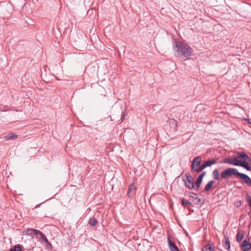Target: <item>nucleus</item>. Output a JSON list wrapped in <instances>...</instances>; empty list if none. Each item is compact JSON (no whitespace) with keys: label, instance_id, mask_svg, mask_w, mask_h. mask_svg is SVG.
Listing matches in <instances>:
<instances>
[{"label":"nucleus","instance_id":"obj_14","mask_svg":"<svg viewBox=\"0 0 251 251\" xmlns=\"http://www.w3.org/2000/svg\"><path fill=\"white\" fill-rule=\"evenodd\" d=\"M248 161H240L239 163L238 166L242 167L243 168L246 169L248 171L251 170V167L248 165V163H249Z\"/></svg>","mask_w":251,"mask_h":251},{"label":"nucleus","instance_id":"obj_10","mask_svg":"<svg viewBox=\"0 0 251 251\" xmlns=\"http://www.w3.org/2000/svg\"><path fill=\"white\" fill-rule=\"evenodd\" d=\"M241 247L243 251H248L251 249V244L247 240H244L242 243Z\"/></svg>","mask_w":251,"mask_h":251},{"label":"nucleus","instance_id":"obj_4","mask_svg":"<svg viewBox=\"0 0 251 251\" xmlns=\"http://www.w3.org/2000/svg\"><path fill=\"white\" fill-rule=\"evenodd\" d=\"M240 160H238L236 157L234 158L231 157L225 158L220 163H227L230 165H232L236 166H238L239 161Z\"/></svg>","mask_w":251,"mask_h":251},{"label":"nucleus","instance_id":"obj_17","mask_svg":"<svg viewBox=\"0 0 251 251\" xmlns=\"http://www.w3.org/2000/svg\"><path fill=\"white\" fill-rule=\"evenodd\" d=\"M18 137V135L14 133H10L4 137V140L8 141L15 139Z\"/></svg>","mask_w":251,"mask_h":251},{"label":"nucleus","instance_id":"obj_19","mask_svg":"<svg viewBox=\"0 0 251 251\" xmlns=\"http://www.w3.org/2000/svg\"><path fill=\"white\" fill-rule=\"evenodd\" d=\"M214 183V180L209 181L205 186L204 191H208L211 188Z\"/></svg>","mask_w":251,"mask_h":251},{"label":"nucleus","instance_id":"obj_5","mask_svg":"<svg viewBox=\"0 0 251 251\" xmlns=\"http://www.w3.org/2000/svg\"><path fill=\"white\" fill-rule=\"evenodd\" d=\"M238 176L242 178L248 186L251 187V179L248 176L245 174L239 172Z\"/></svg>","mask_w":251,"mask_h":251},{"label":"nucleus","instance_id":"obj_27","mask_svg":"<svg viewBox=\"0 0 251 251\" xmlns=\"http://www.w3.org/2000/svg\"><path fill=\"white\" fill-rule=\"evenodd\" d=\"M41 237L43 240V241H45L46 243H49L46 236L44 234H42Z\"/></svg>","mask_w":251,"mask_h":251},{"label":"nucleus","instance_id":"obj_12","mask_svg":"<svg viewBox=\"0 0 251 251\" xmlns=\"http://www.w3.org/2000/svg\"><path fill=\"white\" fill-rule=\"evenodd\" d=\"M218 160V158L217 157L211 159V160H208L206 161L205 163H203V166L205 168L211 166L212 165H214L217 163Z\"/></svg>","mask_w":251,"mask_h":251},{"label":"nucleus","instance_id":"obj_28","mask_svg":"<svg viewBox=\"0 0 251 251\" xmlns=\"http://www.w3.org/2000/svg\"><path fill=\"white\" fill-rule=\"evenodd\" d=\"M34 234L36 235H40V236H41L43 233L40 230L34 229Z\"/></svg>","mask_w":251,"mask_h":251},{"label":"nucleus","instance_id":"obj_11","mask_svg":"<svg viewBox=\"0 0 251 251\" xmlns=\"http://www.w3.org/2000/svg\"><path fill=\"white\" fill-rule=\"evenodd\" d=\"M206 172H203L197 178L195 185L197 188H199L201 183L203 177L205 176Z\"/></svg>","mask_w":251,"mask_h":251},{"label":"nucleus","instance_id":"obj_21","mask_svg":"<svg viewBox=\"0 0 251 251\" xmlns=\"http://www.w3.org/2000/svg\"><path fill=\"white\" fill-rule=\"evenodd\" d=\"M204 169H205V167L202 164L201 165H200L198 167H195L194 169H192V171L194 172L200 173Z\"/></svg>","mask_w":251,"mask_h":251},{"label":"nucleus","instance_id":"obj_24","mask_svg":"<svg viewBox=\"0 0 251 251\" xmlns=\"http://www.w3.org/2000/svg\"><path fill=\"white\" fill-rule=\"evenodd\" d=\"M9 251H22V250L21 245L18 244L15 245L13 248L10 249Z\"/></svg>","mask_w":251,"mask_h":251},{"label":"nucleus","instance_id":"obj_33","mask_svg":"<svg viewBox=\"0 0 251 251\" xmlns=\"http://www.w3.org/2000/svg\"><path fill=\"white\" fill-rule=\"evenodd\" d=\"M249 205H250V206L251 207V202L250 203H249Z\"/></svg>","mask_w":251,"mask_h":251},{"label":"nucleus","instance_id":"obj_32","mask_svg":"<svg viewBox=\"0 0 251 251\" xmlns=\"http://www.w3.org/2000/svg\"><path fill=\"white\" fill-rule=\"evenodd\" d=\"M39 206H40V205H39V204L35 206V208H38V207H39Z\"/></svg>","mask_w":251,"mask_h":251},{"label":"nucleus","instance_id":"obj_3","mask_svg":"<svg viewBox=\"0 0 251 251\" xmlns=\"http://www.w3.org/2000/svg\"><path fill=\"white\" fill-rule=\"evenodd\" d=\"M185 176L186 178L185 180H183L185 186L190 190L194 189L195 188V186L193 178L189 175V174H186Z\"/></svg>","mask_w":251,"mask_h":251},{"label":"nucleus","instance_id":"obj_2","mask_svg":"<svg viewBox=\"0 0 251 251\" xmlns=\"http://www.w3.org/2000/svg\"><path fill=\"white\" fill-rule=\"evenodd\" d=\"M239 172L237 169L232 168H228L224 170L221 173L220 177L222 179H225L229 177H230L232 175L237 176Z\"/></svg>","mask_w":251,"mask_h":251},{"label":"nucleus","instance_id":"obj_23","mask_svg":"<svg viewBox=\"0 0 251 251\" xmlns=\"http://www.w3.org/2000/svg\"><path fill=\"white\" fill-rule=\"evenodd\" d=\"M97 220L94 217L91 218L89 221V224L92 226H95L97 224Z\"/></svg>","mask_w":251,"mask_h":251},{"label":"nucleus","instance_id":"obj_30","mask_svg":"<svg viewBox=\"0 0 251 251\" xmlns=\"http://www.w3.org/2000/svg\"><path fill=\"white\" fill-rule=\"evenodd\" d=\"M247 200L248 201L249 203H251V197L248 195L246 196Z\"/></svg>","mask_w":251,"mask_h":251},{"label":"nucleus","instance_id":"obj_29","mask_svg":"<svg viewBox=\"0 0 251 251\" xmlns=\"http://www.w3.org/2000/svg\"><path fill=\"white\" fill-rule=\"evenodd\" d=\"M235 204V205L237 207H240L241 205V201H236Z\"/></svg>","mask_w":251,"mask_h":251},{"label":"nucleus","instance_id":"obj_8","mask_svg":"<svg viewBox=\"0 0 251 251\" xmlns=\"http://www.w3.org/2000/svg\"><path fill=\"white\" fill-rule=\"evenodd\" d=\"M136 191V187L133 184L130 185L127 191V196L129 198H132L135 195Z\"/></svg>","mask_w":251,"mask_h":251},{"label":"nucleus","instance_id":"obj_6","mask_svg":"<svg viewBox=\"0 0 251 251\" xmlns=\"http://www.w3.org/2000/svg\"><path fill=\"white\" fill-rule=\"evenodd\" d=\"M236 158H242L244 161H248L249 162H251V159L249 157V156L244 152L241 151L238 152L236 154Z\"/></svg>","mask_w":251,"mask_h":251},{"label":"nucleus","instance_id":"obj_25","mask_svg":"<svg viewBox=\"0 0 251 251\" xmlns=\"http://www.w3.org/2000/svg\"><path fill=\"white\" fill-rule=\"evenodd\" d=\"M181 203L184 206L186 205H192V203L190 201H189L188 200H186L184 198L181 200Z\"/></svg>","mask_w":251,"mask_h":251},{"label":"nucleus","instance_id":"obj_16","mask_svg":"<svg viewBox=\"0 0 251 251\" xmlns=\"http://www.w3.org/2000/svg\"><path fill=\"white\" fill-rule=\"evenodd\" d=\"M248 161H240L239 163L238 166L242 167L243 168L246 169L248 171L251 170V167L248 165V163H249Z\"/></svg>","mask_w":251,"mask_h":251},{"label":"nucleus","instance_id":"obj_1","mask_svg":"<svg viewBox=\"0 0 251 251\" xmlns=\"http://www.w3.org/2000/svg\"><path fill=\"white\" fill-rule=\"evenodd\" d=\"M173 49L181 58L189 59L193 52V49L187 43L180 41L175 43Z\"/></svg>","mask_w":251,"mask_h":251},{"label":"nucleus","instance_id":"obj_20","mask_svg":"<svg viewBox=\"0 0 251 251\" xmlns=\"http://www.w3.org/2000/svg\"><path fill=\"white\" fill-rule=\"evenodd\" d=\"M201 250L202 251H213L214 248H212L209 244H207L202 247Z\"/></svg>","mask_w":251,"mask_h":251},{"label":"nucleus","instance_id":"obj_7","mask_svg":"<svg viewBox=\"0 0 251 251\" xmlns=\"http://www.w3.org/2000/svg\"><path fill=\"white\" fill-rule=\"evenodd\" d=\"M201 157L200 156H196L195 157L191 164V169H194L195 167H198L201 165Z\"/></svg>","mask_w":251,"mask_h":251},{"label":"nucleus","instance_id":"obj_13","mask_svg":"<svg viewBox=\"0 0 251 251\" xmlns=\"http://www.w3.org/2000/svg\"><path fill=\"white\" fill-rule=\"evenodd\" d=\"M168 242L171 251H180L175 243L171 241L170 238H168Z\"/></svg>","mask_w":251,"mask_h":251},{"label":"nucleus","instance_id":"obj_31","mask_svg":"<svg viewBox=\"0 0 251 251\" xmlns=\"http://www.w3.org/2000/svg\"><path fill=\"white\" fill-rule=\"evenodd\" d=\"M247 121H248V123L249 124H250V125H251V119H249L247 120Z\"/></svg>","mask_w":251,"mask_h":251},{"label":"nucleus","instance_id":"obj_22","mask_svg":"<svg viewBox=\"0 0 251 251\" xmlns=\"http://www.w3.org/2000/svg\"><path fill=\"white\" fill-rule=\"evenodd\" d=\"M244 234L243 233H240L239 231L237 232L236 235V240L238 242H240L244 238Z\"/></svg>","mask_w":251,"mask_h":251},{"label":"nucleus","instance_id":"obj_26","mask_svg":"<svg viewBox=\"0 0 251 251\" xmlns=\"http://www.w3.org/2000/svg\"><path fill=\"white\" fill-rule=\"evenodd\" d=\"M34 229L33 228H28L26 230L25 233L26 234L30 235L34 234Z\"/></svg>","mask_w":251,"mask_h":251},{"label":"nucleus","instance_id":"obj_15","mask_svg":"<svg viewBox=\"0 0 251 251\" xmlns=\"http://www.w3.org/2000/svg\"><path fill=\"white\" fill-rule=\"evenodd\" d=\"M248 161H240L239 163L238 166L242 167L243 168L246 169L248 171L251 170V167L248 165V163H249Z\"/></svg>","mask_w":251,"mask_h":251},{"label":"nucleus","instance_id":"obj_18","mask_svg":"<svg viewBox=\"0 0 251 251\" xmlns=\"http://www.w3.org/2000/svg\"><path fill=\"white\" fill-rule=\"evenodd\" d=\"M212 175H213V178L214 179L217 180H220V175H219V171L217 169H215L213 170V171L212 172Z\"/></svg>","mask_w":251,"mask_h":251},{"label":"nucleus","instance_id":"obj_34","mask_svg":"<svg viewBox=\"0 0 251 251\" xmlns=\"http://www.w3.org/2000/svg\"><path fill=\"white\" fill-rule=\"evenodd\" d=\"M174 122L175 123V124H176V121H174Z\"/></svg>","mask_w":251,"mask_h":251},{"label":"nucleus","instance_id":"obj_9","mask_svg":"<svg viewBox=\"0 0 251 251\" xmlns=\"http://www.w3.org/2000/svg\"><path fill=\"white\" fill-rule=\"evenodd\" d=\"M223 245L225 249L228 250L230 249V244L229 238L227 235H225L224 240L222 241Z\"/></svg>","mask_w":251,"mask_h":251}]
</instances>
